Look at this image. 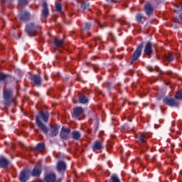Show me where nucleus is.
Segmentation results:
<instances>
[{
  "mask_svg": "<svg viewBox=\"0 0 182 182\" xmlns=\"http://www.w3.org/2000/svg\"><path fill=\"white\" fill-rule=\"evenodd\" d=\"M64 43V40H54L53 41L54 46H55V48H62Z\"/></svg>",
  "mask_w": 182,
  "mask_h": 182,
  "instance_id": "22",
  "label": "nucleus"
},
{
  "mask_svg": "<svg viewBox=\"0 0 182 182\" xmlns=\"http://www.w3.org/2000/svg\"><path fill=\"white\" fill-rule=\"evenodd\" d=\"M29 173L31 171L29 169H23L21 171L18 180L21 182H26L29 180Z\"/></svg>",
  "mask_w": 182,
  "mask_h": 182,
  "instance_id": "6",
  "label": "nucleus"
},
{
  "mask_svg": "<svg viewBox=\"0 0 182 182\" xmlns=\"http://www.w3.org/2000/svg\"><path fill=\"white\" fill-rule=\"evenodd\" d=\"M44 180L46 182H55L56 181V173H50L46 174L44 176Z\"/></svg>",
  "mask_w": 182,
  "mask_h": 182,
  "instance_id": "16",
  "label": "nucleus"
},
{
  "mask_svg": "<svg viewBox=\"0 0 182 182\" xmlns=\"http://www.w3.org/2000/svg\"><path fill=\"white\" fill-rule=\"evenodd\" d=\"M135 21L138 23H144L146 22V17H144V16H143V14L138 13L135 16Z\"/></svg>",
  "mask_w": 182,
  "mask_h": 182,
  "instance_id": "20",
  "label": "nucleus"
},
{
  "mask_svg": "<svg viewBox=\"0 0 182 182\" xmlns=\"http://www.w3.org/2000/svg\"><path fill=\"white\" fill-rule=\"evenodd\" d=\"M144 11L147 16H151L153 12H154V8H153L150 3H148L144 5Z\"/></svg>",
  "mask_w": 182,
  "mask_h": 182,
  "instance_id": "14",
  "label": "nucleus"
},
{
  "mask_svg": "<svg viewBox=\"0 0 182 182\" xmlns=\"http://www.w3.org/2000/svg\"><path fill=\"white\" fill-rule=\"evenodd\" d=\"M166 59L167 60H168V62H173L174 60V56L173 55V54L170 53L168 55L166 56Z\"/></svg>",
  "mask_w": 182,
  "mask_h": 182,
  "instance_id": "30",
  "label": "nucleus"
},
{
  "mask_svg": "<svg viewBox=\"0 0 182 182\" xmlns=\"http://www.w3.org/2000/svg\"><path fill=\"white\" fill-rule=\"evenodd\" d=\"M81 8L82 9H87V8H89V6H90V4H89L88 2H85L83 1L82 4H81Z\"/></svg>",
  "mask_w": 182,
  "mask_h": 182,
  "instance_id": "26",
  "label": "nucleus"
},
{
  "mask_svg": "<svg viewBox=\"0 0 182 182\" xmlns=\"http://www.w3.org/2000/svg\"><path fill=\"white\" fill-rule=\"evenodd\" d=\"M9 166V161L4 156L0 157V168H6Z\"/></svg>",
  "mask_w": 182,
  "mask_h": 182,
  "instance_id": "18",
  "label": "nucleus"
},
{
  "mask_svg": "<svg viewBox=\"0 0 182 182\" xmlns=\"http://www.w3.org/2000/svg\"><path fill=\"white\" fill-rule=\"evenodd\" d=\"M79 102L82 105H85V104L87 103V102H89V100H87V97H86V96L82 95L79 97Z\"/></svg>",
  "mask_w": 182,
  "mask_h": 182,
  "instance_id": "23",
  "label": "nucleus"
},
{
  "mask_svg": "<svg viewBox=\"0 0 182 182\" xmlns=\"http://www.w3.org/2000/svg\"><path fill=\"white\" fill-rule=\"evenodd\" d=\"M147 134L141 133L139 136V143H146L147 141Z\"/></svg>",
  "mask_w": 182,
  "mask_h": 182,
  "instance_id": "21",
  "label": "nucleus"
},
{
  "mask_svg": "<svg viewBox=\"0 0 182 182\" xmlns=\"http://www.w3.org/2000/svg\"><path fill=\"white\" fill-rule=\"evenodd\" d=\"M83 113H85V109L82 107H76L74 108L73 112H71V115L74 119H77V117H79Z\"/></svg>",
  "mask_w": 182,
  "mask_h": 182,
  "instance_id": "8",
  "label": "nucleus"
},
{
  "mask_svg": "<svg viewBox=\"0 0 182 182\" xmlns=\"http://www.w3.org/2000/svg\"><path fill=\"white\" fill-rule=\"evenodd\" d=\"M72 134L73 139H74V140H79L80 139V132L74 131L73 132Z\"/></svg>",
  "mask_w": 182,
  "mask_h": 182,
  "instance_id": "24",
  "label": "nucleus"
},
{
  "mask_svg": "<svg viewBox=\"0 0 182 182\" xmlns=\"http://www.w3.org/2000/svg\"><path fill=\"white\" fill-rule=\"evenodd\" d=\"M119 23L122 26H125V28H130V26H129V24L124 21H120Z\"/></svg>",
  "mask_w": 182,
  "mask_h": 182,
  "instance_id": "33",
  "label": "nucleus"
},
{
  "mask_svg": "<svg viewBox=\"0 0 182 182\" xmlns=\"http://www.w3.org/2000/svg\"><path fill=\"white\" fill-rule=\"evenodd\" d=\"M163 103H164V105H166V106H169V107H173V106H178L176 103V100L174 98H170L168 97H165L163 99Z\"/></svg>",
  "mask_w": 182,
  "mask_h": 182,
  "instance_id": "10",
  "label": "nucleus"
},
{
  "mask_svg": "<svg viewBox=\"0 0 182 182\" xmlns=\"http://www.w3.org/2000/svg\"><path fill=\"white\" fill-rule=\"evenodd\" d=\"M3 99L4 100L2 103L6 107H9V106L15 102L14 100V91L12 89L9 88L3 92Z\"/></svg>",
  "mask_w": 182,
  "mask_h": 182,
  "instance_id": "2",
  "label": "nucleus"
},
{
  "mask_svg": "<svg viewBox=\"0 0 182 182\" xmlns=\"http://www.w3.org/2000/svg\"><path fill=\"white\" fill-rule=\"evenodd\" d=\"M90 28H92V23H85L84 31H90Z\"/></svg>",
  "mask_w": 182,
  "mask_h": 182,
  "instance_id": "29",
  "label": "nucleus"
},
{
  "mask_svg": "<svg viewBox=\"0 0 182 182\" xmlns=\"http://www.w3.org/2000/svg\"><path fill=\"white\" fill-rule=\"evenodd\" d=\"M8 75L0 73V82H5L6 77H8Z\"/></svg>",
  "mask_w": 182,
  "mask_h": 182,
  "instance_id": "27",
  "label": "nucleus"
},
{
  "mask_svg": "<svg viewBox=\"0 0 182 182\" xmlns=\"http://www.w3.org/2000/svg\"><path fill=\"white\" fill-rule=\"evenodd\" d=\"M20 21L23 22H26V21H29L31 18V14L28 11H24L23 13L20 14Z\"/></svg>",
  "mask_w": 182,
  "mask_h": 182,
  "instance_id": "19",
  "label": "nucleus"
},
{
  "mask_svg": "<svg viewBox=\"0 0 182 182\" xmlns=\"http://www.w3.org/2000/svg\"><path fill=\"white\" fill-rule=\"evenodd\" d=\"M60 129V125L54 124L50 125V134L47 132L46 136H49V137H56L58 134H59V129Z\"/></svg>",
  "mask_w": 182,
  "mask_h": 182,
  "instance_id": "5",
  "label": "nucleus"
},
{
  "mask_svg": "<svg viewBox=\"0 0 182 182\" xmlns=\"http://www.w3.org/2000/svg\"><path fill=\"white\" fill-rule=\"evenodd\" d=\"M41 29L38 24L31 22L26 25L25 31L28 36H35L38 35V31Z\"/></svg>",
  "mask_w": 182,
  "mask_h": 182,
  "instance_id": "3",
  "label": "nucleus"
},
{
  "mask_svg": "<svg viewBox=\"0 0 182 182\" xmlns=\"http://www.w3.org/2000/svg\"><path fill=\"white\" fill-rule=\"evenodd\" d=\"M41 119H42L44 123H48V121L49 120V112H43V111H41L39 112L38 114L36 116V123L38 127H39L40 130H41V132H43L44 134H48L49 129L48 128L46 124L42 122Z\"/></svg>",
  "mask_w": 182,
  "mask_h": 182,
  "instance_id": "1",
  "label": "nucleus"
},
{
  "mask_svg": "<svg viewBox=\"0 0 182 182\" xmlns=\"http://www.w3.org/2000/svg\"><path fill=\"white\" fill-rule=\"evenodd\" d=\"M36 149L38 150V151H40L41 153L42 151H43V150H45V144H38Z\"/></svg>",
  "mask_w": 182,
  "mask_h": 182,
  "instance_id": "25",
  "label": "nucleus"
},
{
  "mask_svg": "<svg viewBox=\"0 0 182 182\" xmlns=\"http://www.w3.org/2000/svg\"><path fill=\"white\" fill-rule=\"evenodd\" d=\"M30 80L31 82H33L36 86H41V85H42V79L39 75H33L30 76Z\"/></svg>",
  "mask_w": 182,
  "mask_h": 182,
  "instance_id": "12",
  "label": "nucleus"
},
{
  "mask_svg": "<svg viewBox=\"0 0 182 182\" xmlns=\"http://www.w3.org/2000/svg\"><path fill=\"white\" fill-rule=\"evenodd\" d=\"M67 168H68V166L66 165V163L65 161H59L57 163V171H58V173L66 171Z\"/></svg>",
  "mask_w": 182,
  "mask_h": 182,
  "instance_id": "13",
  "label": "nucleus"
},
{
  "mask_svg": "<svg viewBox=\"0 0 182 182\" xmlns=\"http://www.w3.org/2000/svg\"><path fill=\"white\" fill-rule=\"evenodd\" d=\"M55 11H57V12L60 13L62 12V5L59 3H56L55 4Z\"/></svg>",
  "mask_w": 182,
  "mask_h": 182,
  "instance_id": "28",
  "label": "nucleus"
},
{
  "mask_svg": "<svg viewBox=\"0 0 182 182\" xmlns=\"http://www.w3.org/2000/svg\"><path fill=\"white\" fill-rule=\"evenodd\" d=\"M41 15L43 18H48V16H49V7L48 6V3H46V1L43 3Z\"/></svg>",
  "mask_w": 182,
  "mask_h": 182,
  "instance_id": "15",
  "label": "nucleus"
},
{
  "mask_svg": "<svg viewBox=\"0 0 182 182\" xmlns=\"http://www.w3.org/2000/svg\"><path fill=\"white\" fill-rule=\"evenodd\" d=\"M2 1L8 4L9 5H11V4H12V0H2Z\"/></svg>",
  "mask_w": 182,
  "mask_h": 182,
  "instance_id": "35",
  "label": "nucleus"
},
{
  "mask_svg": "<svg viewBox=\"0 0 182 182\" xmlns=\"http://www.w3.org/2000/svg\"><path fill=\"white\" fill-rule=\"evenodd\" d=\"M107 2H114V0H107Z\"/></svg>",
  "mask_w": 182,
  "mask_h": 182,
  "instance_id": "38",
  "label": "nucleus"
},
{
  "mask_svg": "<svg viewBox=\"0 0 182 182\" xmlns=\"http://www.w3.org/2000/svg\"><path fill=\"white\" fill-rule=\"evenodd\" d=\"M175 98H176L178 100H182V90L178 92Z\"/></svg>",
  "mask_w": 182,
  "mask_h": 182,
  "instance_id": "32",
  "label": "nucleus"
},
{
  "mask_svg": "<svg viewBox=\"0 0 182 182\" xmlns=\"http://www.w3.org/2000/svg\"><path fill=\"white\" fill-rule=\"evenodd\" d=\"M126 103H127V100H124L122 103V106L124 107V105H126Z\"/></svg>",
  "mask_w": 182,
  "mask_h": 182,
  "instance_id": "37",
  "label": "nucleus"
},
{
  "mask_svg": "<svg viewBox=\"0 0 182 182\" xmlns=\"http://www.w3.org/2000/svg\"><path fill=\"white\" fill-rule=\"evenodd\" d=\"M112 19L114 21V16H112Z\"/></svg>",
  "mask_w": 182,
  "mask_h": 182,
  "instance_id": "40",
  "label": "nucleus"
},
{
  "mask_svg": "<svg viewBox=\"0 0 182 182\" xmlns=\"http://www.w3.org/2000/svg\"><path fill=\"white\" fill-rule=\"evenodd\" d=\"M144 46V42L140 43L138 47L136 48L135 51L132 55V60L130 61V65H133L139 58L141 56V52L143 50V48Z\"/></svg>",
  "mask_w": 182,
  "mask_h": 182,
  "instance_id": "4",
  "label": "nucleus"
},
{
  "mask_svg": "<svg viewBox=\"0 0 182 182\" xmlns=\"http://www.w3.org/2000/svg\"><path fill=\"white\" fill-rule=\"evenodd\" d=\"M18 5L25 6L28 5V0H18Z\"/></svg>",
  "mask_w": 182,
  "mask_h": 182,
  "instance_id": "31",
  "label": "nucleus"
},
{
  "mask_svg": "<svg viewBox=\"0 0 182 182\" xmlns=\"http://www.w3.org/2000/svg\"><path fill=\"white\" fill-rule=\"evenodd\" d=\"M144 52L147 56H151L153 55V43L148 41L145 45Z\"/></svg>",
  "mask_w": 182,
  "mask_h": 182,
  "instance_id": "9",
  "label": "nucleus"
},
{
  "mask_svg": "<svg viewBox=\"0 0 182 182\" xmlns=\"http://www.w3.org/2000/svg\"><path fill=\"white\" fill-rule=\"evenodd\" d=\"M70 133V129H69V128H65V127H63L61 128L60 136L63 140H68Z\"/></svg>",
  "mask_w": 182,
  "mask_h": 182,
  "instance_id": "11",
  "label": "nucleus"
},
{
  "mask_svg": "<svg viewBox=\"0 0 182 182\" xmlns=\"http://www.w3.org/2000/svg\"><path fill=\"white\" fill-rule=\"evenodd\" d=\"M4 86H6V82H4Z\"/></svg>",
  "mask_w": 182,
  "mask_h": 182,
  "instance_id": "41",
  "label": "nucleus"
},
{
  "mask_svg": "<svg viewBox=\"0 0 182 182\" xmlns=\"http://www.w3.org/2000/svg\"><path fill=\"white\" fill-rule=\"evenodd\" d=\"M92 150L94 151L103 150V144L102 141H95L92 145Z\"/></svg>",
  "mask_w": 182,
  "mask_h": 182,
  "instance_id": "17",
  "label": "nucleus"
},
{
  "mask_svg": "<svg viewBox=\"0 0 182 182\" xmlns=\"http://www.w3.org/2000/svg\"><path fill=\"white\" fill-rule=\"evenodd\" d=\"M55 182H62V178L55 179Z\"/></svg>",
  "mask_w": 182,
  "mask_h": 182,
  "instance_id": "36",
  "label": "nucleus"
},
{
  "mask_svg": "<svg viewBox=\"0 0 182 182\" xmlns=\"http://www.w3.org/2000/svg\"><path fill=\"white\" fill-rule=\"evenodd\" d=\"M99 130V123L95 124V133Z\"/></svg>",
  "mask_w": 182,
  "mask_h": 182,
  "instance_id": "34",
  "label": "nucleus"
},
{
  "mask_svg": "<svg viewBox=\"0 0 182 182\" xmlns=\"http://www.w3.org/2000/svg\"><path fill=\"white\" fill-rule=\"evenodd\" d=\"M41 174H42V165L39 164L33 167L31 175L32 177H41Z\"/></svg>",
  "mask_w": 182,
  "mask_h": 182,
  "instance_id": "7",
  "label": "nucleus"
},
{
  "mask_svg": "<svg viewBox=\"0 0 182 182\" xmlns=\"http://www.w3.org/2000/svg\"><path fill=\"white\" fill-rule=\"evenodd\" d=\"M97 41H102V37H97Z\"/></svg>",
  "mask_w": 182,
  "mask_h": 182,
  "instance_id": "39",
  "label": "nucleus"
}]
</instances>
